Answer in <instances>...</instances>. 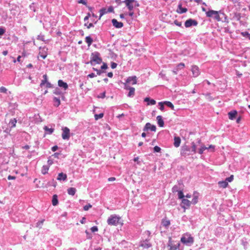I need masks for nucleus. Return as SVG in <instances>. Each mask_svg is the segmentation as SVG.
<instances>
[{"instance_id": "nucleus-37", "label": "nucleus", "mask_w": 250, "mask_h": 250, "mask_svg": "<svg viewBox=\"0 0 250 250\" xmlns=\"http://www.w3.org/2000/svg\"><path fill=\"white\" fill-rule=\"evenodd\" d=\"M164 102L166 105L170 107L171 109L174 110V106L171 102L169 101H165Z\"/></svg>"}, {"instance_id": "nucleus-45", "label": "nucleus", "mask_w": 250, "mask_h": 250, "mask_svg": "<svg viewBox=\"0 0 250 250\" xmlns=\"http://www.w3.org/2000/svg\"><path fill=\"white\" fill-rule=\"evenodd\" d=\"M104 116V113H101L99 114H95L94 117L96 120H98L99 119L103 118Z\"/></svg>"}, {"instance_id": "nucleus-56", "label": "nucleus", "mask_w": 250, "mask_h": 250, "mask_svg": "<svg viewBox=\"0 0 250 250\" xmlns=\"http://www.w3.org/2000/svg\"><path fill=\"white\" fill-rule=\"evenodd\" d=\"M233 175H230L229 177L227 178L226 179V181H227V182L228 183V182H231V181H233Z\"/></svg>"}, {"instance_id": "nucleus-51", "label": "nucleus", "mask_w": 250, "mask_h": 250, "mask_svg": "<svg viewBox=\"0 0 250 250\" xmlns=\"http://www.w3.org/2000/svg\"><path fill=\"white\" fill-rule=\"evenodd\" d=\"M105 91H104L98 95L97 98L104 99L105 97Z\"/></svg>"}, {"instance_id": "nucleus-48", "label": "nucleus", "mask_w": 250, "mask_h": 250, "mask_svg": "<svg viewBox=\"0 0 250 250\" xmlns=\"http://www.w3.org/2000/svg\"><path fill=\"white\" fill-rule=\"evenodd\" d=\"M158 104L160 106V107H159V109L161 110V111H164V109H165V106H164V102H159L158 103Z\"/></svg>"}, {"instance_id": "nucleus-64", "label": "nucleus", "mask_w": 250, "mask_h": 250, "mask_svg": "<svg viewBox=\"0 0 250 250\" xmlns=\"http://www.w3.org/2000/svg\"><path fill=\"white\" fill-rule=\"evenodd\" d=\"M174 24L178 26L182 27V22L178 21L176 20L174 21Z\"/></svg>"}, {"instance_id": "nucleus-62", "label": "nucleus", "mask_w": 250, "mask_h": 250, "mask_svg": "<svg viewBox=\"0 0 250 250\" xmlns=\"http://www.w3.org/2000/svg\"><path fill=\"white\" fill-rule=\"evenodd\" d=\"M128 83H126V82L124 83V88L126 90H130L132 87L130 86L128 84Z\"/></svg>"}, {"instance_id": "nucleus-13", "label": "nucleus", "mask_w": 250, "mask_h": 250, "mask_svg": "<svg viewBox=\"0 0 250 250\" xmlns=\"http://www.w3.org/2000/svg\"><path fill=\"white\" fill-rule=\"evenodd\" d=\"M125 82L132 85L135 84L137 83V77L136 76L128 77L125 80Z\"/></svg>"}, {"instance_id": "nucleus-16", "label": "nucleus", "mask_w": 250, "mask_h": 250, "mask_svg": "<svg viewBox=\"0 0 250 250\" xmlns=\"http://www.w3.org/2000/svg\"><path fill=\"white\" fill-rule=\"evenodd\" d=\"M237 111L235 110H232L228 113L229 118L231 120H234L237 115Z\"/></svg>"}, {"instance_id": "nucleus-25", "label": "nucleus", "mask_w": 250, "mask_h": 250, "mask_svg": "<svg viewBox=\"0 0 250 250\" xmlns=\"http://www.w3.org/2000/svg\"><path fill=\"white\" fill-rule=\"evenodd\" d=\"M43 80H42L41 83L40 84V87H42L43 85H45V83H46L48 81V77L46 74H44L43 75Z\"/></svg>"}, {"instance_id": "nucleus-4", "label": "nucleus", "mask_w": 250, "mask_h": 250, "mask_svg": "<svg viewBox=\"0 0 250 250\" xmlns=\"http://www.w3.org/2000/svg\"><path fill=\"white\" fill-rule=\"evenodd\" d=\"M181 242L187 246H190L193 243L194 238L191 235H189L188 237L182 236L181 238Z\"/></svg>"}, {"instance_id": "nucleus-28", "label": "nucleus", "mask_w": 250, "mask_h": 250, "mask_svg": "<svg viewBox=\"0 0 250 250\" xmlns=\"http://www.w3.org/2000/svg\"><path fill=\"white\" fill-rule=\"evenodd\" d=\"M76 192V189L74 188H70L67 189V193L69 195H74Z\"/></svg>"}, {"instance_id": "nucleus-38", "label": "nucleus", "mask_w": 250, "mask_h": 250, "mask_svg": "<svg viewBox=\"0 0 250 250\" xmlns=\"http://www.w3.org/2000/svg\"><path fill=\"white\" fill-rule=\"evenodd\" d=\"M241 35L243 37H245V38H248L249 40H250V33H249L248 32H247V31L242 32L241 33Z\"/></svg>"}, {"instance_id": "nucleus-22", "label": "nucleus", "mask_w": 250, "mask_h": 250, "mask_svg": "<svg viewBox=\"0 0 250 250\" xmlns=\"http://www.w3.org/2000/svg\"><path fill=\"white\" fill-rule=\"evenodd\" d=\"M174 146L176 147L180 146L181 143V139L179 137H174Z\"/></svg>"}, {"instance_id": "nucleus-58", "label": "nucleus", "mask_w": 250, "mask_h": 250, "mask_svg": "<svg viewBox=\"0 0 250 250\" xmlns=\"http://www.w3.org/2000/svg\"><path fill=\"white\" fill-rule=\"evenodd\" d=\"M37 39L42 41H44V35L40 34L38 36Z\"/></svg>"}, {"instance_id": "nucleus-11", "label": "nucleus", "mask_w": 250, "mask_h": 250, "mask_svg": "<svg viewBox=\"0 0 250 250\" xmlns=\"http://www.w3.org/2000/svg\"><path fill=\"white\" fill-rule=\"evenodd\" d=\"M180 246V244L179 242H178L175 245H173L171 241V238L170 237L169 238L167 244V247H169V250H176L177 249H179Z\"/></svg>"}, {"instance_id": "nucleus-8", "label": "nucleus", "mask_w": 250, "mask_h": 250, "mask_svg": "<svg viewBox=\"0 0 250 250\" xmlns=\"http://www.w3.org/2000/svg\"><path fill=\"white\" fill-rule=\"evenodd\" d=\"M198 21L192 19H188L185 22V26L189 28L192 26H196L198 25Z\"/></svg>"}, {"instance_id": "nucleus-27", "label": "nucleus", "mask_w": 250, "mask_h": 250, "mask_svg": "<svg viewBox=\"0 0 250 250\" xmlns=\"http://www.w3.org/2000/svg\"><path fill=\"white\" fill-rule=\"evenodd\" d=\"M52 203L54 206H56L58 204V196L56 194L53 195L52 197Z\"/></svg>"}, {"instance_id": "nucleus-34", "label": "nucleus", "mask_w": 250, "mask_h": 250, "mask_svg": "<svg viewBox=\"0 0 250 250\" xmlns=\"http://www.w3.org/2000/svg\"><path fill=\"white\" fill-rule=\"evenodd\" d=\"M17 122V120L15 118L11 119L9 123V125H10V127L13 128L15 127Z\"/></svg>"}, {"instance_id": "nucleus-31", "label": "nucleus", "mask_w": 250, "mask_h": 250, "mask_svg": "<svg viewBox=\"0 0 250 250\" xmlns=\"http://www.w3.org/2000/svg\"><path fill=\"white\" fill-rule=\"evenodd\" d=\"M99 12H100V16H99V20H100L101 18L105 14L107 13V10H106V9L105 8H101Z\"/></svg>"}, {"instance_id": "nucleus-26", "label": "nucleus", "mask_w": 250, "mask_h": 250, "mask_svg": "<svg viewBox=\"0 0 250 250\" xmlns=\"http://www.w3.org/2000/svg\"><path fill=\"white\" fill-rule=\"evenodd\" d=\"M43 129L45 132L48 134H51L54 131V129L53 128H49L47 126H44Z\"/></svg>"}, {"instance_id": "nucleus-20", "label": "nucleus", "mask_w": 250, "mask_h": 250, "mask_svg": "<svg viewBox=\"0 0 250 250\" xmlns=\"http://www.w3.org/2000/svg\"><path fill=\"white\" fill-rule=\"evenodd\" d=\"M67 179V175L62 172L58 174L57 180L59 181H66Z\"/></svg>"}, {"instance_id": "nucleus-46", "label": "nucleus", "mask_w": 250, "mask_h": 250, "mask_svg": "<svg viewBox=\"0 0 250 250\" xmlns=\"http://www.w3.org/2000/svg\"><path fill=\"white\" fill-rule=\"evenodd\" d=\"M191 204H192L193 205H195L198 202V196H194L192 201L190 202Z\"/></svg>"}, {"instance_id": "nucleus-7", "label": "nucleus", "mask_w": 250, "mask_h": 250, "mask_svg": "<svg viewBox=\"0 0 250 250\" xmlns=\"http://www.w3.org/2000/svg\"><path fill=\"white\" fill-rule=\"evenodd\" d=\"M62 130V138L65 140H68L70 137V129L67 127H63Z\"/></svg>"}, {"instance_id": "nucleus-14", "label": "nucleus", "mask_w": 250, "mask_h": 250, "mask_svg": "<svg viewBox=\"0 0 250 250\" xmlns=\"http://www.w3.org/2000/svg\"><path fill=\"white\" fill-rule=\"evenodd\" d=\"M113 25L116 28H121L123 27L124 24L122 22L118 21L116 19H113L111 20Z\"/></svg>"}, {"instance_id": "nucleus-40", "label": "nucleus", "mask_w": 250, "mask_h": 250, "mask_svg": "<svg viewBox=\"0 0 250 250\" xmlns=\"http://www.w3.org/2000/svg\"><path fill=\"white\" fill-rule=\"evenodd\" d=\"M207 149V147L205 146H202L198 150V153L200 154H202L204 153V151Z\"/></svg>"}, {"instance_id": "nucleus-10", "label": "nucleus", "mask_w": 250, "mask_h": 250, "mask_svg": "<svg viewBox=\"0 0 250 250\" xmlns=\"http://www.w3.org/2000/svg\"><path fill=\"white\" fill-rule=\"evenodd\" d=\"M191 205V202L190 201L187 199H183L182 200V202L181 204V207L182 208H184L185 210L188 209L189 208Z\"/></svg>"}, {"instance_id": "nucleus-23", "label": "nucleus", "mask_w": 250, "mask_h": 250, "mask_svg": "<svg viewBox=\"0 0 250 250\" xmlns=\"http://www.w3.org/2000/svg\"><path fill=\"white\" fill-rule=\"evenodd\" d=\"M144 102H147L148 105H154L156 104V101L154 100L150 99L148 97L145 98Z\"/></svg>"}, {"instance_id": "nucleus-35", "label": "nucleus", "mask_w": 250, "mask_h": 250, "mask_svg": "<svg viewBox=\"0 0 250 250\" xmlns=\"http://www.w3.org/2000/svg\"><path fill=\"white\" fill-rule=\"evenodd\" d=\"M49 166H43L42 169V174L45 175L48 172V170L49 169Z\"/></svg>"}, {"instance_id": "nucleus-15", "label": "nucleus", "mask_w": 250, "mask_h": 250, "mask_svg": "<svg viewBox=\"0 0 250 250\" xmlns=\"http://www.w3.org/2000/svg\"><path fill=\"white\" fill-rule=\"evenodd\" d=\"M191 71L193 77H196L200 74V70L199 67L196 65H193L191 68Z\"/></svg>"}, {"instance_id": "nucleus-29", "label": "nucleus", "mask_w": 250, "mask_h": 250, "mask_svg": "<svg viewBox=\"0 0 250 250\" xmlns=\"http://www.w3.org/2000/svg\"><path fill=\"white\" fill-rule=\"evenodd\" d=\"M85 41L87 43L88 46H90L93 42V39L90 36H86L85 38Z\"/></svg>"}, {"instance_id": "nucleus-12", "label": "nucleus", "mask_w": 250, "mask_h": 250, "mask_svg": "<svg viewBox=\"0 0 250 250\" xmlns=\"http://www.w3.org/2000/svg\"><path fill=\"white\" fill-rule=\"evenodd\" d=\"M132 0H125L122 2L124 3L129 11H133L134 9L133 2Z\"/></svg>"}, {"instance_id": "nucleus-36", "label": "nucleus", "mask_w": 250, "mask_h": 250, "mask_svg": "<svg viewBox=\"0 0 250 250\" xmlns=\"http://www.w3.org/2000/svg\"><path fill=\"white\" fill-rule=\"evenodd\" d=\"M221 15H222L221 17H222V21H221L222 22H226V23H228L229 21L228 19L227 16L223 12H222V14H221Z\"/></svg>"}, {"instance_id": "nucleus-9", "label": "nucleus", "mask_w": 250, "mask_h": 250, "mask_svg": "<svg viewBox=\"0 0 250 250\" xmlns=\"http://www.w3.org/2000/svg\"><path fill=\"white\" fill-rule=\"evenodd\" d=\"M151 131L155 132L156 131V126L155 125H151L150 123H147L143 128L144 131Z\"/></svg>"}, {"instance_id": "nucleus-54", "label": "nucleus", "mask_w": 250, "mask_h": 250, "mask_svg": "<svg viewBox=\"0 0 250 250\" xmlns=\"http://www.w3.org/2000/svg\"><path fill=\"white\" fill-rule=\"evenodd\" d=\"M159 76L160 77H161L163 79L167 80V77L166 76V74L163 73V72H161L159 73Z\"/></svg>"}, {"instance_id": "nucleus-55", "label": "nucleus", "mask_w": 250, "mask_h": 250, "mask_svg": "<svg viewBox=\"0 0 250 250\" xmlns=\"http://www.w3.org/2000/svg\"><path fill=\"white\" fill-rule=\"evenodd\" d=\"M172 191L173 192H178L179 190L178 186L175 185L174 186H173V188H172Z\"/></svg>"}, {"instance_id": "nucleus-60", "label": "nucleus", "mask_w": 250, "mask_h": 250, "mask_svg": "<svg viewBox=\"0 0 250 250\" xmlns=\"http://www.w3.org/2000/svg\"><path fill=\"white\" fill-rule=\"evenodd\" d=\"M45 87L46 88H53V85L51 84L50 82H47L46 83H45Z\"/></svg>"}, {"instance_id": "nucleus-63", "label": "nucleus", "mask_w": 250, "mask_h": 250, "mask_svg": "<svg viewBox=\"0 0 250 250\" xmlns=\"http://www.w3.org/2000/svg\"><path fill=\"white\" fill-rule=\"evenodd\" d=\"M90 229L92 232H95L96 231H98V228L97 226H93V227H91Z\"/></svg>"}, {"instance_id": "nucleus-53", "label": "nucleus", "mask_w": 250, "mask_h": 250, "mask_svg": "<svg viewBox=\"0 0 250 250\" xmlns=\"http://www.w3.org/2000/svg\"><path fill=\"white\" fill-rule=\"evenodd\" d=\"M143 234L147 236L146 238H150V239L151 238V232L149 230L145 231Z\"/></svg>"}, {"instance_id": "nucleus-30", "label": "nucleus", "mask_w": 250, "mask_h": 250, "mask_svg": "<svg viewBox=\"0 0 250 250\" xmlns=\"http://www.w3.org/2000/svg\"><path fill=\"white\" fill-rule=\"evenodd\" d=\"M135 88L131 87L130 90H129V92L128 93L127 96L128 97H133L135 95Z\"/></svg>"}, {"instance_id": "nucleus-47", "label": "nucleus", "mask_w": 250, "mask_h": 250, "mask_svg": "<svg viewBox=\"0 0 250 250\" xmlns=\"http://www.w3.org/2000/svg\"><path fill=\"white\" fill-rule=\"evenodd\" d=\"M204 95L206 96V97L209 100V101H212L213 100V98L211 96L210 93H207L204 94Z\"/></svg>"}, {"instance_id": "nucleus-18", "label": "nucleus", "mask_w": 250, "mask_h": 250, "mask_svg": "<svg viewBox=\"0 0 250 250\" xmlns=\"http://www.w3.org/2000/svg\"><path fill=\"white\" fill-rule=\"evenodd\" d=\"M58 84L59 86L62 87L64 89V90H66L68 87L67 83L65 82H64L62 80H59L58 81Z\"/></svg>"}, {"instance_id": "nucleus-33", "label": "nucleus", "mask_w": 250, "mask_h": 250, "mask_svg": "<svg viewBox=\"0 0 250 250\" xmlns=\"http://www.w3.org/2000/svg\"><path fill=\"white\" fill-rule=\"evenodd\" d=\"M53 101L55 103L54 106L56 107H58L61 104V101L59 98L54 97Z\"/></svg>"}, {"instance_id": "nucleus-19", "label": "nucleus", "mask_w": 250, "mask_h": 250, "mask_svg": "<svg viewBox=\"0 0 250 250\" xmlns=\"http://www.w3.org/2000/svg\"><path fill=\"white\" fill-rule=\"evenodd\" d=\"M188 11V9L187 8H183L181 4H178V9L177 10V12L179 14H183L187 12Z\"/></svg>"}, {"instance_id": "nucleus-49", "label": "nucleus", "mask_w": 250, "mask_h": 250, "mask_svg": "<svg viewBox=\"0 0 250 250\" xmlns=\"http://www.w3.org/2000/svg\"><path fill=\"white\" fill-rule=\"evenodd\" d=\"M85 232L86 234V238L87 239H91L92 238V235L88 231L86 230Z\"/></svg>"}, {"instance_id": "nucleus-2", "label": "nucleus", "mask_w": 250, "mask_h": 250, "mask_svg": "<svg viewBox=\"0 0 250 250\" xmlns=\"http://www.w3.org/2000/svg\"><path fill=\"white\" fill-rule=\"evenodd\" d=\"M222 12L220 11H214L208 9V12H206V16L208 18H212L214 20L217 21H222V17H221Z\"/></svg>"}, {"instance_id": "nucleus-24", "label": "nucleus", "mask_w": 250, "mask_h": 250, "mask_svg": "<svg viewBox=\"0 0 250 250\" xmlns=\"http://www.w3.org/2000/svg\"><path fill=\"white\" fill-rule=\"evenodd\" d=\"M218 185L219 186L220 188H226L228 187V183L227 182V181L225 180V181H219L218 182Z\"/></svg>"}, {"instance_id": "nucleus-17", "label": "nucleus", "mask_w": 250, "mask_h": 250, "mask_svg": "<svg viewBox=\"0 0 250 250\" xmlns=\"http://www.w3.org/2000/svg\"><path fill=\"white\" fill-rule=\"evenodd\" d=\"M161 224L163 226L165 227L166 228H168L169 226L170 225V222L169 220H168L167 217H165L162 219Z\"/></svg>"}, {"instance_id": "nucleus-59", "label": "nucleus", "mask_w": 250, "mask_h": 250, "mask_svg": "<svg viewBox=\"0 0 250 250\" xmlns=\"http://www.w3.org/2000/svg\"><path fill=\"white\" fill-rule=\"evenodd\" d=\"M207 149L208 150L210 149L211 151L213 152L214 151V149H215V146L212 145H210L208 147H207Z\"/></svg>"}, {"instance_id": "nucleus-43", "label": "nucleus", "mask_w": 250, "mask_h": 250, "mask_svg": "<svg viewBox=\"0 0 250 250\" xmlns=\"http://www.w3.org/2000/svg\"><path fill=\"white\" fill-rule=\"evenodd\" d=\"M53 93L56 94V95H62V91L60 90V89L58 88H56L53 91Z\"/></svg>"}, {"instance_id": "nucleus-32", "label": "nucleus", "mask_w": 250, "mask_h": 250, "mask_svg": "<svg viewBox=\"0 0 250 250\" xmlns=\"http://www.w3.org/2000/svg\"><path fill=\"white\" fill-rule=\"evenodd\" d=\"M241 14L239 13H234L233 16L232 18L236 21H239L241 19Z\"/></svg>"}, {"instance_id": "nucleus-42", "label": "nucleus", "mask_w": 250, "mask_h": 250, "mask_svg": "<svg viewBox=\"0 0 250 250\" xmlns=\"http://www.w3.org/2000/svg\"><path fill=\"white\" fill-rule=\"evenodd\" d=\"M93 70L94 71H95L97 72V75H101L103 73H104L105 71H104V70H99V69H98L96 68H94V67H93Z\"/></svg>"}, {"instance_id": "nucleus-57", "label": "nucleus", "mask_w": 250, "mask_h": 250, "mask_svg": "<svg viewBox=\"0 0 250 250\" xmlns=\"http://www.w3.org/2000/svg\"><path fill=\"white\" fill-rule=\"evenodd\" d=\"M91 208H92V205L90 204H88L83 207V209L85 211L88 210Z\"/></svg>"}, {"instance_id": "nucleus-5", "label": "nucleus", "mask_w": 250, "mask_h": 250, "mask_svg": "<svg viewBox=\"0 0 250 250\" xmlns=\"http://www.w3.org/2000/svg\"><path fill=\"white\" fill-rule=\"evenodd\" d=\"M150 238H146L145 240H142L140 242L139 247H141L144 249H148L152 247L151 244L150 243Z\"/></svg>"}, {"instance_id": "nucleus-41", "label": "nucleus", "mask_w": 250, "mask_h": 250, "mask_svg": "<svg viewBox=\"0 0 250 250\" xmlns=\"http://www.w3.org/2000/svg\"><path fill=\"white\" fill-rule=\"evenodd\" d=\"M178 198L179 199H183L184 198V193H183V192L182 190H180L178 192Z\"/></svg>"}, {"instance_id": "nucleus-21", "label": "nucleus", "mask_w": 250, "mask_h": 250, "mask_svg": "<svg viewBox=\"0 0 250 250\" xmlns=\"http://www.w3.org/2000/svg\"><path fill=\"white\" fill-rule=\"evenodd\" d=\"M157 123L160 127H163L164 126V122L162 119V117L161 115H158L156 117Z\"/></svg>"}, {"instance_id": "nucleus-52", "label": "nucleus", "mask_w": 250, "mask_h": 250, "mask_svg": "<svg viewBox=\"0 0 250 250\" xmlns=\"http://www.w3.org/2000/svg\"><path fill=\"white\" fill-rule=\"evenodd\" d=\"M161 148L158 146H155L153 148V151L154 152H160Z\"/></svg>"}, {"instance_id": "nucleus-1", "label": "nucleus", "mask_w": 250, "mask_h": 250, "mask_svg": "<svg viewBox=\"0 0 250 250\" xmlns=\"http://www.w3.org/2000/svg\"><path fill=\"white\" fill-rule=\"evenodd\" d=\"M100 56V53L97 51L92 53L90 56V62L86 63H90L92 66H94L96 64H101L102 62V59Z\"/></svg>"}, {"instance_id": "nucleus-3", "label": "nucleus", "mask_w": 250, "mask_h": 250, "mask_svg": "<svg viewBox=\"0 0 250 250\" xmlns=\"http://www.w3.org/2000/svg\"><path fill=\"white\" fill-rule=\"evenodd\" d=\"M121 218L116 214L110 215L107 220V223L109 225L117 226Z\"/></svg>"}, {"instance_id": "nucleus-39", "label": "nucleus", "mask_w": 250, "mask_h": 250, "mask_svg": "<svg viewBox=\"0 0 250 250\" xmlns=\"http://www.w3.org/2000/svg\"><path fill=\"white\" fill-rule=\"evenodd\" d=\"M191 150L192 153L195 154L196 153V146L194 142H192L191 143Z\"/></svg>"}, {"instance_id": "nucleus-61", "label": "nucleus", "mask_w": 250, "mask_h": 250, "mask_svg": "<svg viewBox=\"0 0 250 250\" xmlns=\"http://www.w3.org/2000/svg\"><path fill=\"white\" fill-rule=\"evenodd\" d=\"M107 68H108L107 64L105 62H103V65L101 66V69L102 70H105V69H107Z\"/></svg>"}, {"instance_id": "nucleus-50", "label": "nucleus", "mask_w": 250, "mask_h": 250, "mask_svg": "<svg viewBox=\"0 0 250 250\" xmlns=\"http://www.w3.org/2000/svg\"><path fill=\"white\" fill-rule=\"evenodd\" d=\"M185 66V64L183 62H181L177 64L176 68H178V70H179L184 68Z\"/></svg>"}, {"instance_id": "nucleus-6", "label": "nucleus", "mask_w": 250, "mask_h": 250, "mask_svg": "<svg viewBox=\"0 0 250 250\" xmlns=\"http://www.w3.org/2000/svg\"><path fill=\"white\" fill-rule=\"evenodd\" d=\"M191 154H192V153L191 150V148L189 146L185 145L182 147L181 150V154L182 156L186 157Z\"/></svg>"}, {"instance_id": "nucleus-44", "label": "nucleus", "mask_w": 250, "mask_h": 250, "mask_svg": "<svg viewBox=\"0 0 250 250\" xmlns=\"http://www.w3.org/2000/svg\"><path fill=\"white\" fill-rule=\"evenodd\" d=\"M223 29H224V32L225 33H229V34H231L232 33V32L231 31H230V27L229 26L224 27L223 28Z\"/></svg>"}]
</instances>
